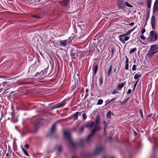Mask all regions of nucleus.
Instances as JSON below:
<instances>
[{
	"mask_svg": "<svg viewBox=\"0 0 158 158\" xmlns=\"http://www.w3.org/2000/svg\"><path fill=\"white\" fill-rule=\"evenodd\" d=\"M64 137L68 139L69 144L72 147H76L77 146V144L73 142L71 137L69 133L67 131H64Z\"/></svg>",
	"mask_w": 158,
	"mask_h": 158,
	"instance_id": "1",
	"label": "nucleus"
},
{
	"mask_svg": "<svg viewBox=\"0 0 158 158\" xmlns=\"http://www.w3.org/2000/svg\"><path fill=\"white\" fill-rule=\"evenodd\" d=\"M158 38V35L156 33H155L154 31L150 32L149 37L148 39L150 42H152L157 40Z\"/></svg>",
	"mask_w": 158,
	"mask_h": 158,
	"instance_id": "2",
	"label": "nucleus"
},
{
	"mask_svg": "<svg viewBox=\"0 0 158 158\" xmlns=\"http://www.w3.org/2000/svg\"><path fill=\"white\" fill-rule=\"evenodd\" d=\"M96 131L93 129L91 131L90 134L88 135L86 139V142L88 144H90L93 142V141L91 140L90 138L93 136L96 133Z\"/></svg>",
	"mask_w": 158,
	"mask_h": 158,
	"instance_id": "3",
	"label": "nucleus"
},
{
	"mask_svg": "<svg viewBox=\"0 0 158 158\" xmlns=\"http://www.w3.org/2000/svg\"><path fill=\"white\" fill-rule=\"evenodd\" d=\"M66 100H64L62 102L55 104L52 108V109H54L57 108H59L64 106L66 104Z\"/></svg>",
	"mask_w": 158,
	"mask_h": 158,
	"instance_id": "4",
	"label": "nucleus"
},
{
	"mask_svg": "<svg viewBox=\"0 0 158 158\" xmlns=\"http://www.w3.org/2000/svg\"><path fill=\"white\" fill-rule=\"evenodd\" d=\"M104 149L105 148L103 146H97L94 151V153L95 155H98L103 151Z\"/></svg>",
	"mask_w": 158,
	"mask_h": 158,
	"instance_id": "5",
	"label": "nucleus"
},
{
	"mask_svg": "<svg viewBox=\"0 0 158 158\" xmlns=\"http://www.w3.org/2000/svg\"><path fill=\"white\" fill-rule=\"evenodd\" d=\"M70 42V40L67 39L64 40H60L59 42V43L61 46L63 47H66Z\"/></svg>",
	"mask_w": 158,
	"mask_h": 158,
	"instance_id": "6",
	"label": "nucleus"
},
{
	"mask_svg": "<svg viewBox=\"0 0 158 158\" xmlns=\"http://www.w3.org/2000/svg\"><path fill=\"white\" fill-rule=\"evenodd\" d=\"M70 2V0H63L61 2H59L58 3L61 6L65 7H66Z\"/></svg>",
	"mask_w": 158,
	"mask_h": 158,
	"instance_id": "7",
	"label": "nucleus"
},
{
	"mask_svg": "<svg viewBox=\"0 0 158 158\" xmlns=\"http://www.w3.org/2000/svg\"><path fill=\"white\" fill-rule=\"evenodd\" d=\"M56 131V123H54L52 126L50 131V133L48 134V136H50L51 134L55 133Z\"/></svg>",
	"mask_w": 158,
	"mask_h": 158,
	"instance_id": "8",
	"label": "nucleus"
},
{
	"mask_svg": "<svg viewBox=\"0 0 158 158\" xmlns=\"http://www.w3.org/2000/svg\"><path fill=\"white\" fill-rule=\"evenodd\" d=\"M125 2L123 0H118V5L120 8H123L124 6Z\"/></svg>",
	"mask_w": 158,
	"mask_h": 158,
	"instance_id": "9",
	"label": "nucleus"
},
{
	"mask_svg": "<svg viewBox=\"0 0 158 158\" xmlns=\"http://www.w3.org/2000/svg\"><path fill=\"white\" fill-rule=\"evenodd\" d=\"M151 24L153 29H155V18L154 15H152L151 18Z\"/></svg>",
	"mask_w": 158,
	"mask_h": 158,
	"instance_id": "10",
	"label": "nucleus"
},
{
	"mask_svg": "<svg viewBox=\"0 0 158 158\" xmlns=\"http://www.w3.org/2000/svg\"><path fill=\"white\" fill-rule=\"evenodd\" d=\"M126 83V81H125L123 83L118 84L116 88L117 90L120 91L121 90L122 88L124 86Z\"/></svg>",
	"mask_w": 158,
	"mask_h": 158,
	"instance_id": "11",
	"label": "nucleus"
},
{
	"mask_svg": "<svg viewBox=\"0 0 158 158\" xmlns=\"http://www.w3.org/2000/svg\"><path fill=\"white\" fill-rule=\"evenodd\" d=\"M149 51L148 53L146 55L148 56V58L150 59L152 57V56L155 54L157 53L158 51L154 52L153 51Z\"/></svg>",
	"mask_w": 158,
	"mask_h": 158,
	"instance_id": "12",
	"label": "nucleus"
},
{
	"mask_svg": "<svg viewBox=\"0 0 158 158\" xmlns=\"http://www.w3.org/2000/svg\"><path fill=\"white\" fill-rule=\"evenodd\" d=\"M150 51H153L154 52L158 50V45L157 44H153L152 45L150 48Z\"/></svg>",
	"mask_w": 158,
	"mask_h": 158,
	"instance_id": "13",
	"label": "nucleus"
},
{
	"mask_svg": "<svg viewBox=\"0 0 158 158\" xmlns=\"http://www.w3.org/2000/svg\"><path fill=\"white\" fill-rule=\"evenodd\" d=\"M94 125V122L91 121L89 123L85 124V126L87 127H89L90 129H92Z\"/></svg>",
	"mask_w": 158,
	"mask_h": 158,
	"instance_id": "14",
	"label": "nucleus"
},
{
	"mask_svg": "<svg viewBox=\"0 0 158 158\" xmlns=\"http://www.w3.org/2000/svg\"><path fill=\"white\" fill-rule=\"evenodd\" d=\"M79 115L80 116L81 115V112H77L73 114V117L74 118V121H75L78 119V115Z\"/></svg>",
	"mask_w": 158,
	"mask_h": 158,
	"instance_id": "15",
	"label": "nucleus"
},
{
	"mask_svg": "<svg viewBox=\"0 0 158 158\" xmlns=\"http://www.w3.org/2000/svg\"><path fill=\"white\" fill-rule=\"evenodd\" d=\"M100 120V116L99 115H96L95 118V123L96 124H98L99 123V122Z\"/></svg>",
	"mask_w": 158,
	"mask_h": 158,
	"instance_id": "16",
	"label": "nucleus"
},
{
	"mask_svg": "<svg viewBox=\"0 0 158 158\" xmlns=\"http://www.w3.org/2000/svg\"><path fill=\"white\" fill-rule=\"evenodd\" d=\"M76 143V142H75ZM76 143L77 144V146L76 147H73L74 148H76L78 146V145L80 146L81 147H83L84 146V142L83 140H80V142L79 143Z\"/></svg>",
	"mask_w": 158,
	"mask_h": 158,
	"instance_id": "17",
	"label": "nucleus"
},
{
	"mask_svg": "<svg viewBox=\"0 0 158 158\" xmlns=\"http://www.w3.org/2000/svg\"><path fill=\"white\" fill-rule=\"evenodd\" d=\"M11 114L12 117V119L13 120V122L15 123L17 122L18 121V119L15 118V114L14 111L12 112Z\"/></svg>",
	"mask_w": 158,
	"mask_h": 158,
	"instance_id": "18",
	"label": "nucleus"
},
{
	"mask_svg": "<svg viewBox=\"0 0 158 158\" xmlns=\"http://www.w3.org/2000/svg\"><path fill=\"white\" fill-rule=\"evenodd\" d=\"M55 149L57 150L58 152H60L62 150V147L60 145L56 146L55 147Z\"/></svg>",
	"mask_w": 158,
	"mask_h": 158,
	"instance_id": "19",
	"label": "nucleus"
},
{
	"mask_svg": "<svg viewBox=\"0 0 158 158\" xmlns=\"http://www.w3.org/2000/svg\"><path fill=\"white\" fill-rule=\"evenodd\" d=\"M98 66L97 65H95L94 66L93 68V70L94 72V74H96V73L98 69Z\"/></svg>",
	"mask_w": 158,
	"mask_h": 158,
	"instance_id": "20",
	"label": "nucleus"
},
{
	"mask_svg": "<svg viewBox=\"0 0 158 158\" xmlns=\"http://www.w3.org/2000/svg\"><path fill=\"white\" fill-rule=\"evenodd\" d=\"M29 3H33L36 4L37 2H39V0H28Z\"/></svg>",
	"mask_w": 158,
	"mask_h": 158,
	"instance_id": "21",
	"label": "nucleus"
},
{
	"mask_svg": "<svg viewBox=\"0 0 158 158\" xmlns=\"http://www.w3.org/2000/svg\"><path fill=\"white\" fill-rule=\"evenodd\" d=\"M113 114V113L109 110L106 114V117L107 118H110L111 117V114Z\"/></svg>",
	"mask_w": 158,
	"mask_h": 158,
	"instance_id": "22",
	"label": "nucleus"
},
{
	"mask_svg": "<svg viewBox=\"0 0 158 158\" xmlns=\"http://www.w3.org/2000/svg\"><path fill=\"white\" fill-rule=\"evenodd\" d=\"M47 69H45L44 70L43 73V75L44 76L42 78H40V79H43L46 76V74L47 73Z\"/></svg>",
	"mask_w": 158,
	"mask_h": 158,
	"instance_id": "23",
	"label": "nucleus"
},
{
	"mask_svg": "<svg viewBox=\"0 0 158 158\" xmlns=\"http://www.w3.org/2000/svg\"><path fill=\"white\" fill-rule=\"evenodd\" d=\"M94 129L96 131L98 130H99L100 129V127L99 126L98 124L95 125L94 126Z\"/></svg>",
	"mask_w": 158,
	"mask_h": 158,
	"instance_id": "24",
	"label": "nucleus"
},
{
	"mask_svg": "<svg viewBox=\"0 0 158 158\" xmlns=\"http://www.w3.org/2000/svg\"><path fill=\"white\" fill-rule=\"evenodd\" d=\"M103 82V78L102 76H101L99 80V83L100 86H101Z\"/></svg>",
	"mask_w": 158,
	"mask_h": 158,
	"instance_id": "25",
	"label": "nucleus"
},
{
	"mask_svg": "<svg viewBox=\"0 0 158 158\" xmlns=\"http://www.w3.org/2000/svg\"><path fill=\"white\" fill-rule=\"evenodd\" d=\"M112 65H111L110 66L109 69L108 70V76H110V73H111V71H112Z\"/></svg>",
	"mask_w": 158,
	"mask_h": 158,
	"instance_id": "26",
	"label": "nucleus"
},
{
	"mask_svg": "<svg viewBox=\"0 0 158 158\" xmlns=\"http://www.w3.org/2000/svg\"><path fill=\"white\" fill-rule=\"evenodd\" d=\"M21 148L25 154L27 156H29V155L28 152L22 147V146L21 147Z\"/></svg>",
	"mask_w": 158,
	"mask_h": 158,
	"instance_id": "27",
	"label": "nucleus"
},
{
	"mask_svg": "<svg viewBox=\"0 0 158 158\" xmlns=\"http://www.w3.org/2000/svg\"><path fill=\"white\" fill-rule=\"evenodd\" d=\"M152 0H148L147 2V5L148 7L150 8L151 7Z\"/></svg>",
	"mask_w": 158,
	"mask_h": 158,
	"instance_id": "28",
	"label": "nucleus"
},
{
	"mask_svg": "<svg viewBox=\"0 0 158 158\" xmlns=\"http://www.w3.org/2000/svg\"><path fill=\"white\" fill-rule=\"evenodd\" d=\"M104 123V131H105L106 129L107 128V123L106 122V121H104L103 122Z\"/></svg>",
	"mask_w": 158,
	"mask_h": 158,
	"instance_id": "29",
	"label": "nucleus"
},
{
	"mask_svg": "<svg viewBox=\"0 0 158 158\" xmlns=\"http://www.w3.org/2000/svg\"><path fill=\"white\" fill-rule=\"evenodd\" d=\"M156 10H158V8L157 6H153V12L154 14Z\"/></svg>",
	"mask_w": 158,
	"mask_h": 158,
	"instance_id": "30",
	"label": "nucleus"
},
{
	"mask_svg": "<svg viewBox=\"0 0 158 158\" xmlns=\"http://www.w3.org/2000/svg\"><path fill=\"white\" fill-rule=\"evenodd\" d=\"M89 91V90L88 89H85V99L88 96V93Z\"/></svg>",
	"mask_w": 158,
	"mask_h": 158,
	"instance_id": "31",
	"label": "nucleus"
},
{
	"mask_svg": "<svg viewBox=\"0 0 158 158\" xmlns=\"http://www.w3.org/2000/svg\"><path fill=\"white\" fill-rule=\"evenodd\" d=\"M136 48H134L132 49H131L129 52L131 54L134 52H135L136 51Z\"/></svg>",
	"mask_w": 158,
	"mask_h": 158,
	"instance_id": "32",
	"label": "nucleus"
},
{
	"mask_svg": "<svg viewBox=\"0 0 158 158\" xmlns=\"http://www.w3.org/2000/svg\"><path fill=\"white\" fill-rule=\"evenodd\" d=\"M125 5L128 7H132L133 6L131 5L128 2H125Z\"/></svg>",
	"mask_w": 158,
	"mask_h": 158,
	"instance_id": "33",
	"label": "nucleus"
},
{
	"mask_svg": "<svg viewBox=\"0 0 158 158\" xmlns=\"http://www.w3.org/2000/svg\"><path fill=\"white\" fill-rule=\"evenodd\" d=\"M142 76V75H138L137 74H136L134 77V78L135 80H137L138 79L139 77H140Z\"/></svg>",
	"mask_w": 158,
	"mask_h": 158,
	"instance_id": "34",
	"label": "nucleus"
},
{
	"mask_svg": "<svg viewBox=\"0 0 158 158\" xmlns=\"http://www.w3.org/2000/svg\"><path fill=\"white\" fill-rule=\"evenodd\" d=\"M116 98H115L112 99L109 102H108L107 103H106L105 105V106H106L107 105L109 104L110 102L115 101V99Z\"/></svg>",
	"mask_w": 158,
	"mask_h": 158,
	"instance_id": "35",
	"label": "nucleus"
},
{
	"mask_svg": "<svg viewBox=\"0 0 158 158\" xmlns=\"http://www.w3.org/2000/svg\"><path fill=\"white\" fill-rule=\"evenodd\" d=\"M103 102V101L102 100L100 99L98 100L97 104L98 105H101L102 103Z\"/></svg>",
	"mask_w": 158,
	"mask_h": 158,
	"instance_id": "36",
	"label": "nucleus"
},
{
	"mask_svg": "<svg viewBox=\"0 0 158 158\" xmlns=\"http://www.w3.org/2000/svg\"><path fill=\"white\" fill-rule=\"evenodd\" d=\"M117 88L114 89L113 92H112V94H114L117 93H119V92L118 91H117Z\"/></svg>",
	"mask_w": 158,
	"mask_h": 158,
	"instance_id": "37",
	"label": "nucleus"
},
{
	"mask_svg": "<svg viewBox=\"0 0 158 158\" xmlns=\"http://www.w3.org/2000/svg\"><path fill=\"white\" fill-rule=\"evenodd\" d=\"M32 16L34 18H36L38 19H40V16L35 15H32Z\"/></svg>",
	"mask_w": 158,
	"mask_h": 158,
	"instance_id": "38",
	"label": "nucleus"
},
{
	"mask_svg": "<svg viewBox=\"0 0 158 158\" xmlns=\"http://www.w3.org/2000/svg\"><path fill=\"white\" fill-rule=\"evenodd\" d=\"M122 37L118 38L119 39L120 41L122 42L123 44H124L125 43V42L124 41L123 39L122 38Z\"/></svg>",
	"mask_w": 158,
	"mask_h": 158,
	"instance_id": "39",
	"label": "nucleus"
},
{
	"mask_svg": "<svg viewBox=\"0 0 158 158\" xmlns=\"http://www.w3.org/2000/svg\"><path fill=\"white\" fill-rule=\"evenodd\" d=\"M136 70V65H134L133 66L132 68V70L133 71H135Z\"/></svg>",
	"mask_w": 158,
	"mask_h": 158,
	"instance_id": "40",
	"label": "nucleus"
},
{
	"mask_svg": "<svg viewBox=\"0 0 158 158\" xmlns=\"http://www.w3.org/2000/svg\"><path fill=\"white\" fill-rule=\"evenodd\" d=\"M127 35H126V33H125L123 34H122V35H120L118 36V38H120V37H124V36H127Z\"/></svg>",
	"mask_w": 158,
	"mask_h": 158,
	"instance_id": "41",
	"label": "nucleus"
},
{
	"mask_svg": "<svg viewBox=\"0 0 158 158\" xmlns=\"http://www.w3.org/2000/svg\"><path fill=\"white\" fill-rule=\"evenodd\" d=\"M82 116L83 117V118L84 120H85L87 116H86V114L85 113H84L82 114Z\"/></svg>",
	"mask_w": 158,
	"mask_h": 158,
	"instance_id": "42",
	"label": "nucleus"
},
{
	"mask_svg": "<svg viewBox=\"0 0 158 158\" xmlns=\"http://www.w3.org/2000/svg\"><path fill=\"white\" fill-rule=\"evenodd\" d=\"M129 68L128 64H125V69L126 70H127Z\"/></svg>",
	"mask_w": 158,
	"mask_h": 158,
	"instance_id": "43",
	"label": "nucleus"
},
{
	"mask_svg": "<svg viewBox=\"0 0 158 158\" xmlns=\"http://www.w3.org/2000/svg\"><path fill=\"white\" fill-rule=\"evenodd\" d=\"M126 58L125 63V64H128L129 60L128 57L126 56H125Z\"/></svg>",
	"mask_w": 158,
	"mask_h": 158,
	"instance_id": "44",
	"label": "nucleus"
},
{
	"mask_svg": "<svg viewBox=\"0 0 158 158\" xmlns=\"http://www.w3.org/2000/svg\"><path fill=\"white\" fill-rule=\"evenodd\" d=\"M139 112L141 115V117L142 118H143V112L141 109H140L139 110Z\"/></svg>",
	"mask_w": 158,
	"mask_h": 158,
	"instance_id": "45",
	"label": "nucleus"
},
{
	"mask_svg": "<svg viewBox=\"0 0 158 158\" xmlns=\"http://www.w3.org/2000/svg\"><path fill=\"white\" fill-rule=\"evenodd\" d=\"M158 4V0H156L154 2V6H157Z\"/></svg>",
	"mask_w": 158,
	"mask_h": 158,
	"instance_id": "46",
	"label": "nucleus"
},
{
	"mask_svg": "<svg viewBox=\"0 0 158 158\" xmlns=\"http://www.w3.org/2000/svg\"><path fill=\"white\" fill-rule=\"evenodd\" d=\"M84 129V127L83 126H81L80 128V132H82L83 131Z\"/></svg>",
	"mask_w": 158,
	"mask_h": 158,
	"instance_id": "47",
	"label": "nucleus"
},
{
	"mask_svg": "<svg viewBox=\"0 0 158 158\" xmlns=\"http://www.w3.org/2000/svg\"><path fill=\"white\" fill-rule=\"evenodd\" d=\"M130 38V37H128V36L125 37L124 38V40L125 41H127Z\"/></svg>",
	"mask_w": 158,
	"mask_h": 158,
	"instance_id": "48",
	"label": "nucleus"
},
{
	"mask_svg": "<svg viewBox=\"0 0 158 158\" xmlns=\"http://www.w3.org/2000/svg\"><path fill=\"white\" fill-rule=\"evenodd\" d=\"M54 138L55 139H57L58 138V135L57 134H55L54 136Z\"/></svg>",
	"mask_w": 158,
	"mask_h": 158,
	"instance_id": "49",
	"label": "nucleus"
},
{
	"mask_svg": "<svg viewBox=\"0 0 158 158\" xmlns=\"http://www.w3.org/2000/svg\"><path fill=\"white\" fill-rule=\"evenodd\" d=\"M140 38L143 40H144L146 39L145 37L143 35L141 36Z\"/></svg>",
	"mask_w": 158,
	"mask_h": 158,
	"instance_id": "50",
	"label": "nucleus"
},
{
	"mask_svg": "<svg viewBox=\"0 0 158 158\" xmlns=\"http://www.w3.org/2000/svg\"><path fill=\"white\" fill-rule=\"evenodd\" d=\"M130 99V97H128L126 99L125 98L124 99V100L125 101V102H127Z\"/></svg>",
	"mask_w": 158,
	"mask_h": 158,
	"instance_id": "51",
	"label": "nucleus"
},
{
	"mask_svg": "<svg viewBox=\"0 0 158 158\" xmlns=\"http://www.w3.org/2000/svg\"><path fill=\"white\" fill-rule=\"evenodd\" d=\"M10 155H11V154H10V155H9V153H7L6 154V158H9L10 156Z\"/></svg>",
	"mask_w": 158,
	"mask_h": 158,
	"instance_id": "52",
	"label": "nucleus"
},
{
	"mask_svg": "<svg viewBox=\"0 0 158 158\" xmlns=\"http://www.w3.org/2000/svg\"><path fill=\"white\" fill-rule=\"evenodd\" d=\"M131 89H128V91L127 92V94H130L131 93Z\"/></svg>",
	"mask_w": 158,
	"mask_h": 158,
	"instance_id": "53",
	"label": "nucleus"
},
{
	"mask_svg": "<svg viewBox=\"0 0 158 158\" xmlns=\"http://www.w3.org/2000/svg\"><path fill=\"white\" fill-rule=\"evenodd\" d=\"M131 32V31H130V30H128L127 32H126V34L127 35H128L130 34V33Z\"/></svg>",
	"mask_w": 158,
	"mask_h": 158,
	"instance_id": "54",
	"label": "nucleus"
},
{
	"mask_svg": "<svg viewBox=\"0 0 158 158\" xmlns=\"http://www.w3.org/2000/svg\"><path fill=\"white\" fill-rule=\"evenodd\" d=\"M145 31V30L144 28L141 31V33L143 34Z\"/></svg>",
	"mask_w": 158,
	"mask_h": 158,
	"instance_id": "55",
	"label": "nucleus"
},
{
	"mask_svg": "<svg viewBox=\"0 0 158 158\" xmlns=\"http://www.w3.org/2000/svg\"><path fill=\"white\" fill-rule=\"evenodd\" d=\"M139 81V79L137 81H136L135 82V84H134V87H136Z\"/></svg>",
	"mask_w": 158,
	"mask_h": 158,
	"instance_id": "56",
	"label": "nucleus"
},
{
	"mask_svg": "<svg viewBox=\"0 0 158 158\" xmlns=\"http://www.w3.org/2000/svg\"><path fill=\"white\" fill-rule=\"evenodd\" d=\"M134 23H133V22H132V23H130L128 24V25H129V26H133V25H134Z\"/></svg>",
	"mask_w": 158,
	"mask_h": 158,
	"instance_id": "57",
	"label": "nucleus"
},
{
	"mask_svg": "<svg viewBox=\"0 0 158 158\" xmlns=\"http://www.w3.org/2000/svg\"><path fill=\"white\" fill-rule=\"evenodd\" d=\"M138 4L139 5L143 6V2H138Z\"/></svg>",
	"mask_w": 158,
	"mask_h": 158,
	"instance_id": "58",
	"label": "nucleus"
},
{
	"mask_svg": "<svg viewBox=\"0 0 158 158\" xmlns=\"http://www.w3.org/2000/svg\"><path fill=\"white\" fill-rule=\"evenodd\" d=\"M120 102L121 103V104L122 105L126 103V102H125V101L124 100L122 102Z\"/></svg>",
	"mask_w": 158,
	"mask_h": 158,
	"instance_id": "59",
	"label": "nucleus"
},
{
	"mask_svg": "<svg viewBox=\"0 0 158 158\" xmlns=\"http://www.w3.org/2000/svg\"><path fill=\"white\" fill-rule=\"evenodd\" d=\"M120 102L121 103V104L122 105L126 103V102H125V101L124 100L122 102Z\"/></svg>",
	"mask_w": 158,
	"mask_h": 158,
	"instance_id": "60",
	"label": "nucleus"
},
{
	"mask_svg": "<svg viewBox=\"0 0 158 158\" xmlns=\"http://www.w3.org/2000/svg\"><path fill=\"white\" fill-rule=\"evenodd\" d=\"M137 27V26H136L135 27L132 28L130 30V31H131V32L133 31Z\"/></svg>",
	"mask_w": 158,
	"mask_h": 158,
	"instance_id": "61",
	"label": "nucleus"
},
{
	"mask_svg": "<svg viewBox=\"0 0 158 158\" xmlns=\"http://www.w3.org/2000/svg\"><path fill=\"white\" fill-rule=\"evenodd\" d=\"M24 147L27 148H28L29 146L28 144H27L25 145Z\"/></svg>",
	"mask_w": 158,
	"mask_h": 158,
	"instance_id": "62",
	"label": "nucleus"
},
{
	"mask_svg": "<svg viewBox=\"0 0 158 158\" xmlns=\"http://www.w3.org/2000/svg\"><path fill=\"white\" fill-rule=\"evenodd\" d=\"M7 83V82L6 81H5L3 82V85L4 86H5L6 84Z\"/></svg>",
	"mask_w": 158,
	"mask_h": 158,
	"instance_id": "63",
	"label": "nucleus"
},
{
	"mask_svg": "<svg viewBox=\"0 0 158 158\" xmlns=\"http://www.w3.org/2000/svg\"><path fill=\"white\" fill-rule=\"evenodd\" d=\"M149 15H147V16L146 19V22H147L148 19H149Z\"/></svg>",
	"mask_w": 158,
	"mask_h": 158,
	"instance_id": "64",
	"label": "nucleus"
}]
</instances>
